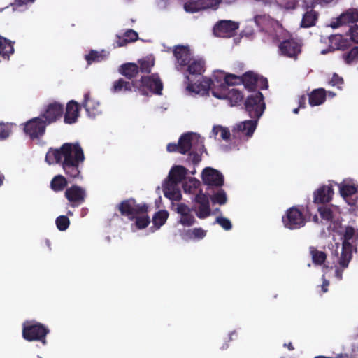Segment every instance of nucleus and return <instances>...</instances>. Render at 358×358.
<instances>
[{"label":"nucleus","instance_id":"9b49d317","mask_svg":"<svg viewBox=\"0 0 358 358\" xmlns=\"http://www.w3.org/2000/svg\"><path fill=\"white\" fill-rule=\"evenodd\" d=\"M187 78L189 81L187 90L189 92L204 94L210 90L211 92H213V89L216 90L215 83L211 78L199 76V79L195 83H194L189 76H187Z\"/></svg>","mask_w":358,"mask_h":358},{"label":"nucleus","instance_id":"c03bdc74","mask_svg":"<svg viewBox=\"0 0 358 358\" xmlns=\"http://www.w3.org/2000/svg\"><path fill=\"white\" fill-rule=\"evenodd\" d=\"M56 226L59 231L66 230L70 224V220L66 215H60L55 220Z\"/></svg>","mask_w":358,"mask_h":358},{"label":"nucleus","instance_id":"c9c22d12","mask_svg":"<svg viewBox=\"0 0 358 358\" xmlns=\"http://www.w3.org/2000/svg\"><path fill=\"white\" fill-rule=\"evenodd\" d=\"M68 182L62 175L55 176L50 182V187L55 192L62 191L67 185Z\"/></svg>","mask_w":358,"mask_h":358},{"label":"nucleus","instance_id":"6e6d98bb","mask_svg":"<svg viewBox=\"0 0 358 358\" xmlns=\"http://www.w3.org/2000/svg\"><path fill=\"white\" fill-rule=\"evenodd\" d=\"M268 87V82L266 78L258 75V83H257V90H266Z\"/></svg>","mask_w":358,"mask_h":358},{"label":"nucleus","instance_id":"6e6552de","mask_svg":"<svg viewBox=\"0 0 358 358\" xmlns=\"http://www.w3.org/2000/svg\"><path fill=\"white\" fill-rule=\"evenodd\" d=\"M117 209L122 216L127 217L129 220H133L138 215H143L148 211L146 204H138L134 199H128L121 201Z\"/></svg>","mask_w":358,"mask_h":358},{"label":"nucleus","instance_id":"c756f323","mask_svg":"<svg viewBox=\"0 0 358 358\" xmlns=\"http://www.w3.org/2000/svg\"><path fill=\"white\" fill-rule=\"evenodd\" d=\"M213 78L215 80L217 81L219 83V86L220 89H226L227 86H232L236 85L242 84L243 82V76H238L234 74L227 73L224 76L223 81L218 80V76L214 75Z\"/></svg>","mask_w":358,"mask_h":358},{"label":"nucleus","instance_id":"13d9d810","mask_svg":"<svg viewBox=\"0 0 358 358\" xmlns=\"http://www.w3.org/2000/svg\"><path fill=\"white\" fill-rule=\"evenodd\" d=\"M306 96L303 94L298 99L299 108H304L306 107Z\"/></svg>","mask_w":358,"mask_h":358},{"label":"nucleus","instance_id":"58836bf2","mask_svg":"<svg viewBox=\"0 0 358 358\" xmlns=\"http://www.w3.org/2000/svg\"><path fill=\"white\" fill-rule=\"evenodd\" d=\"M139 72L142 73H149L151 69L155 66V59L146 57L142 59H138Z\"/></svg>","mask_w":358,"mask_h":358},{"label":"nucleus","instance_id":"e433bc0d","mask_svg":"<svg viewBox=\"0 0 358 358\" xmlns=\"http://www.w3.org/2000/svg\"><path fill=\"white\" fill-rule=\"evenodd\" d=\"M200 185L201 182L199 180L195 178H189L182 184V187L185 193L195 194Z\"/></svg>","mask_w":358,"mask_h":358},{"label":"nucleus","instance_id":"a19ab883","mask_svg":"<svg viewBox=\"0 0 358 358\" xmlns=\"http://www.w3.org/2000/svg\"><path fill=\"white\" fill-rule=\"evenodd\" d=\"M339 190L341 195L343 198H347L357 192V187L355 185L341 184L339 186Z\"/></svg>","mask_w":358,"mask_h":358},{"label":"nucleus","instance_id":"f03ea898","mask_svg":"<svg viewBox=\"0 0 358 358\" xmlns=\"http://www.w3.org/2000/svg\"><path fill=\"white\" fill-rule=\"evenodd\" d=\"M167 150L170 152L188 153L187 162L197 165L201 161V155L205 149L203 141L192 132L183 134L179 138L178 143H169Z\"/></svg>","mask_w":358,"mask_h":358},{"label":"nucleus","instance_id":"393cba45","mask_svg":"<svg viewBox=\"0 0 358 358\" xmlns=\"http://www.w3.org/2000/svg\"><path fill=\"white\" fill-rule=\"evenodd\" d=\"M352 43L350 40L341 34L331 35L329 37V49L334 50H345L350 48Z\"/></svg>","mask_w":358,"mask_h":358},{"label":"nucleus","instance_id":"de8ad7c7","mask_svg":"<svg viewBox=\"0 0 358 358\" xmlns=\"http://www.w3.org/2000/svg\"><path fill=\"white\" fill-rule=\"evenodd\" d=\"M187 235L190 238H194L201 239L206 236V232L201 228H194L192 230H188L187 231Z\"/></svg>","mask_w":358,"mask_h":358},{"label":"nucleus","instance_id":"e2e57ef3","mask_svg":"<svg viewBox=\"0 0 358 358\" xmlns=\"http://www.w3.org/2000/svg\"><path fill=\"white\" fill-rule=\"evenodd\" d=\"M310 2L313 3V4H322L323 3H327L331 2L333 0H309Z\"/></svg>","mask_w":358,"mask_h":358},{"label":"nucleus","instance_id":"aec40b11","mask_svg":"<svg viewBox=\"0 0 358 358\" xmlns=\"http://www.w3.org/2000/svg\"><path fill=\"white\" fill-rule=\"evenodd\" d=\"M173 53L176 60V65L177 68L187 66L192 60L191 51L187 45H176Z\"/></svg>","mask_w":358,"mask_h":358},{"label":"nucleus","instance_id":"052dcab7","mask_svg":"<svg viewBox=\"0 0 358 358\" xmlns=\"http://www.w3.org/2000/svg\"><path fill=\"white\" fill-rule=\"evenodd\" d=\"M35 0H15V4L17 6L27 5L28 3H33Z\"/></svg>","mask_w":358,"mask_h":358},{"label":"nucleus","instance_id":"603ef678","mask_svg":"<svg viewBox=\"0 0 358 358\" xmlns=\"http://www.w3.org/2000/svg\"><path fill=\"white\" fill-rule=\"evenodd\" d=\"M125 38L127 39L129 43H132L137 41L138 34L133 29L127 30L122 35Z\"/></svg>","mask_w":358,"mask_h":358},{"label":"nucleus","instance_id":"a18cd8bd","mask_svg":"<svg viewBox=\"0 0 358 358\" xmlns=\"http://www.w3.org/2000/svg\"><path fill=\"white\" fill-rule=\"evenodd\" d=\"M134 219L136 220L135 224L139 229H145L150 222V217L148 215L141 216V215H138Z\"/></svg>","mask_w":358,"mask_h":358},{"label":"nucleus","instance_id":"1a4fd4ad","mask_svg":"<svg viewBox=\"0 0 358 358\" xmlns=\"http://www.w3.org/2000/svg\"><path fill=\"white\" fill-rule=\"evenodd\" d=\"M282 221L284 226L291 230L300 229L306 224V218L303 212L296 206L291 207L286 210Z\"/></svg>","mask_w":358,"mask_h":358},{"label":"nucleus","instance_id":"5fc2aeb1","mask_svg":"<svg viewBox=\"0 0 358 358\" xmlns=\"http://www.w3.org/2000/svg\"><path fill=\"white\" fill-rule=\"evenodd\" d=\"M169 217V213L166 210H158V229L162 226Z\"/></svg>","mask_w":358,"mask_h":358},{"label":"nucleus","instance_id":"7ed1b4c3","mask_svg":"<svg viewBox=\"0 0 358 358\" xmlns=\"http://www.w3.org/2000/svg\"><path fill=\"white\" fill-rule=\"evenodd\" d=\"M358 244V230L352 226H347L342 236V249L339 256V245L336 244V250L333 255L338 259V264L343 268H348L352 258V252L357 251Z\"/></svg>","mask_w":358,"mask_h":358},{"label":"nucleus","instance_id":"473e14b6","mask_svg":"<svg viewBox=\"0 0 358 358\" xmlns=\"http://www.w3.org/2000/svg\"><path fill=\"white\" fill-rule=\"evenodd\" d=\"M13 52L14 48L12 42L0 36V57L3 59H9Z\"/></svg>","mask_w":358,"mask_h":358},{"label":"nucleus","instance_id":"864d4df0","mask_svg":"<svg viewBox=\"0 0 358 358\" xmlns=\"http://www.w3.org/2000/svg\"><path fill=\"white\" fill-rule=\"evenodd\" d=\"M349 35L350 36V42L358 43V25L351 26L349 29Z\"/></svg>","mask_w":358,"mask_h":358},{"label":"nucleus","instance_id":"49530a36","mask_svg":"<svg viewBox=\"0 0 358 358\" xmlns=\"http://www.w3.org/2000/svg\"><path fill=\"white\" fill-rule=\"evenodd\" d=\"M318 211L323 220H325L328 222L333 220V212L330 208L327 206L319 207Z\"/></svg>","mask_w":358,"mask_h":358},{"label":"nucleus","instance_id":"37998d69","mask_svg":"<svg viewBox=\"0 0 358 358\" xmlns=\"http://www.w3.org/2000/svg\"><path fill=\"white\" fill-rule=\"evenodd\" d=\"M211 201L213 203L224 205L227 203V198L224 189H220L211 196Z\"/></svg>","mask_w":358,"mask_h":358},{"label":"nucleus","instance_id":"4468645a","mask_svg":"<svg viewBox=\"0 0 358 358\" xmlns=\"http://www.w3.org/2000/svg\"><path fill=\"white\" fill-rule=\"evenodd\" d=\"M316 5L309 0L303 1V8L306 10L303 15L301 27L303 28H309L315 25L319 17V13L314 10Z\"/></svg>","mask_w":358,"mask_h":358},{"label":"nucleus","instance_id":"2f4dec72","mask_svg":"<svg viewBox=\"0 0 358 358\" xmlns=\"http://www.w3.org/2000/svg\"><path fill=\"white\" fill-rule=\"evenodd\" d=\"M258 83V74L252 71H248L243 74V82L245 89L249 91L257 90V83Z\"/></svg>","mask_w":358,"mask_h":358},{"label":"nucleus","instance_id":"774afa93","mask_svg":"<svg viewBox=\"0 0 358 358\" xmlns=\"http://www.w3.org/2000/svg\"><path fill=\"white\" fill-rule=\"evenodd\" d=\"M284 346L287 347L289 349V350H294V348L292 345V343H289L288 344L285 343Z\"/></svg>","mask_w":358,"mask_h":358},{"label":"nucleus","instance_id":"09e8293b","mask_svg":"<svg viewBox=\"0 0 358 358\" xmlns=\"http://www.w3.org/2000/svg\"><path fill=\"white\" fill-rule=\"evenodd\" d=\"M329 83L331 86H336L338 89L342 90V85L344 83V80L341 76H338V74L334 73Z\"/></svg>","mask_w":358,"mask_h":358},{"label":"nucleus","instance_id":"412c9836","mask_svg":"<svg viewBox=\"0 0 358 358\" xmlns=\"http://www.w3.org/2000/svg\"><path fill=\"white\" fill-rule=\"evenodd\" d=\"M192 211V209L185 203H178L176 208V212L180 215L178 222L185 227L192 226L196 222V220L191 213Z\"/></svg>","mask_w":358,"mask_h":358},{"label":"nucleus","instance_id":"cd10ccee","mask_svg":"<svg viewBox=\"0 0 358 358\" xmlns=\"http://www.w3.org/2000/svg\"><path fill=\"white\" fill-rule=\"evenodd\" d=\"M118 71L126 78L131 80L138 75L139 66L136 63L127 62L120 66Z\"/></svg>","mask_w":358,"mask_h":358},{"label":"nucleus","instance_id":"a211bd4d","mask_svg":"<svg viewBox=\"0 0 358 358\" xmlns=\"http://www.w3.org/2000/svg\"><path fill=\"white\" fill-rule=\"evenodd\" d=\"M64 114V106L59 103L53 102L48 105L41 117L45 119L48 124L56 122Z\"/></svg>","mask_w":358,"mask_h":358},{"label":"nucleus","instance_id":"ddd939ff","mask_svg":"<svg viewBox=\"0 0 358 358\" xmlns=\"http://www.w3.org/2000/svg\"><path fill=\"white\" fill-rule=\"evenodd\" d=\"M238 24L231 20L218 22L213 27V33L216 36L229 38L235 35Z\"/></svg>","mask_w":358,"mask_h":358},{"label":"nucleus","instance_id":"0e129e2a","mask_svg":"<svg viewBox=\"0 0 358 358\" xmlns=\"http://www.w3.org/2000/svg\"><path fill=\"white\" fill-rule=\"evenodd\" d=\"M266 17L265 15H257L255 17V22L256 24H259L260 22Z\"/></svg>","mask_w":358,"mask_h":358},{"label":"nucleus","instance_id":"c85d7f7f","mask_svg":"<svg viewBox=\"0 0 358 358\" xmlns=\"http://www.w3.org/2000/svg\"><path fill=\"white\" fill-rule=\"evenodd\" d=\"M309 104L311 106H316L322 104L327 98V91L324 88L313 90L308 94Z\"/></svg>","mask_w":358,"mask_h":358},{"label":"nucleus","instance_id":"4d7b16f0","mask_svg":"<svg viewBox=\"0 0 358 358\" xmlns=\"http://www.w3.org/2000/svg\"><path fill=\"white\" fill-rule=\"evenodd\" d=\"M116 37H117V41H116L117 47L124 46V45H127L128 43H129L127 41V39L125 38L123 36L117 35Z\"/></svg>","mask_w":358,"mask_h":358},{"label":"nucleus","instance_id":"79ce46f5","mask_svg":"<svg viewBox=\"0 0 358 358\" xmlns=\"http://www.w3.org/2000/svg\"><path fill=\"white\" fill-rule=\"evenodd\" d=\"M212 133L215 136V137L220 133V138L222 140L228 141L230 138L231 134L228 128L223 127L222 126L217 125L214 126L212 129Z\"/></svg>","mask_w":358,"mask_h":358},{"label":"nucleus","instance_id":"39448f33","mask_svg":"<svg viewBox=\"0 0 358 358\" xmlns=\"http://www.w3.org/2000/svg\"><path fill=\"white\" fill-rule=\"evenodd\" d=\"M188 170L180 165L173 166L169 171L168 180L163 185L164 196L171 201L182 199L180 183L186 178Z\"/></svg>","mask_w":358,"mask_h":358},{"label":"nucleus","instance_id":"423d86ee","mask_svg":"<svg viewBox=\"0 0 358 358\" xmlns=\"http://www.w3.org/2000/svg\"><path fill=\"white\" fill-rule=\"evenodd\" d=\"M49 329L44 324L34 322L26 321L22 324V337L27 341H41L46 345V336L49 334Z\"/></svg>","mask_w":358,"mask_h":358},{"label":"nucleus","instance_id":"3c124183","mask_svg":"<svg viewBox=\"0 0 358 358\" xmlns=\"http://www.w3.org/2000/svg\"><path fill=\"white\" fill-rule=\"evenodd\" d=\"M10 127L8 124L0 123V140H4L10 136Z\"/></svg>","mask_w":358,"mask_h":358},{"label":"nucleus","instance_id":"bb28decb","mask_svg":"<svg viewBox=\"0 0 358 358\" xmlns=\"http://www.w3.org/2000/svg\"><path fill=\"white\" fill-rule=\"evenodd\" d=\"M334 189L331 185H322L314 192L315 203H326L331 201Z\"/></svg>","mask_w":358,"mask_h":358},{"label":"nucleus","instance_id":"8fccbe9b","mask_svg":"<svg viewBox=\"0 0 358 358\" xmlns=\"http://www.w3.org/2000/svg\"><path fill=\"white\" fill-rule=\"evenodd\" d=\"M215 222L226 231H229L232 228L231 221L224 217L220 216L216 217Z\"/></svg>","mask_w":358,"mask_h":358},{"label":"nucleus","instance_id":"dca6fc26","mask_svg":"<svg viewBox=\"0 0 358 358\" xmlns=\"http://www.w3.org/2000/svg\"><path fill=\"white\" fill-rule=\"evenodd\" d=\"M65 197L71 203L72 207H77L85 202L86 192L83 187L73 185L66 189Z\"/></svg>","mask_w":358,"mask_h":358},{"label":"nucleus","instance_id":"72a5a7b5","mask_svg":"<svg viewBox=\"0 0 358 358\" xmlns=\"http://www.w3.org/2000/svg\"><path fill=\"white\" fill-rule=\"evenodd\" d=\"M309 252L314 265L322 266L325 262L327 254L324 252L318 250L314 246L309 247Z\"/></svg>","mask_w":358,"mask_h":358},{"label":"nucleus","instance_id":"680f3d73","mask_svg":"<svg viewBox=\"0 0 358 358\" xmlns=\"http://www.w3.org/2000/svg\"><path fill=\"white\" fill-rule=\"evenodd\" d=\"M335 276L338 280H341L343 277V270L339 268H336L335 270Z\"/></svg>","mask_w":358,"mask_h":358},{"label":"nucleus","instance_id":"0eeeda50","mask_svg":"<svg viewBox=\"0 0 358 358\" xmlns=\"http://www.w3.org/2000/svg\"><path fill=\"white\" fill-rule=\"evenodd\" d=\"M245 110L248 116L259 120L266 109L264 97L259 91L248 96L244 102Z\"/></svg>","mask_w":358,"mask_h":358},{"label":"nucleus","instance_id":"2eb2a0df","mask_svg":"<svg viewBox=\"0 0 358 358\" xmlns=\"http://www.w3.org/2000/svg\"><path fill=\"white\" fill-rule=\"evenodd\" d=\"M202 180L208 186L220 187L224 185V176L217 170L206 167L202 171Z\"/></svg>","mask_w":358,"mask_h":358},{"label":"nucleus","instance_id":"9d476101","mask_svg":"<svg viewBox=\"0 0 358 358\" xmlns=\"http://www.w3.org/2000/svg\"><path fill=\"white\" fill-rule=\"evenodd\" d=\"M47 125L41 117H34L24 124L23 130L31 139H38L44 135Z\"/></svg>","mask_w":358,"mask_h":358},{"label":"nucleus","instance_id":"f3484780","mask_svg":"<svg viewBox=\"0 0 358 358\" xmlns=\"http://www.w3.org/2000/svg\"><path fill=\"white\" fill-rule=\"evenodd\" d=\"M278 48L280 55L290 58H296L301 52V45L293 38L283 40Z\"/></svg>","mask_w":358,"mask_h":358},{"label":"nucleus","instance_id":"6ab92c4d","mask_svg":"<svg viewBox=\"0 0 358 358\" xmlns=\"http://www.w3.org/2000/svg\"><path fill=\"white\" fill-rule=\"evenodd\" d=\"M217 5V0H187L184 3V9L187 13H194L201 10L215 7Z\"/></svg>","mask_w":358,"mask_h":358},{"label":"nucleus","instance_id":"4be33fe9","mask_svg":"<svg viewBox=\"0 0 358 358\" xmlns=\"http://www.w3.org/2000/svg\"><path fill=\"white\" fill-rule=\"evenodd\" d=\"M81 106L85 109L87 115L90 117H95L101 113L99 102L91 97L90 92H87L84 94V99Z\"/></svg>","mask_w":358,"mask_h":358},{"label":"nucleus","instance_id":"f8f14e48","mask_svg":"<svg viewBox=\"0 0 358 358\" xmlns=\"http://www.w3.org/2000/svg\"><path fill=\"white\" fill-rule=\"evenodd\" d=\"M212 94L219 99H227L231 106L239 105L243 99L242 92L234 88L220 89V90L213 89Z\"/></svg>","mask_w":358,"mask_h":358},{"label":"nucleus","instance_id":"338daca9","mask_svg":"<svg viewBox=\"0 0 358 358\" xmlns=\"http://www.w3.org/2000/svg\"><path fill=\"white\" fill-rule=\"evenodd\" d=\"M218 1V4L222 2V3H227V4H230V3H232L234 2H235L236 0H217Z\"/></svg>","mask_w":358,"mask_h":358},{"label":"nucleus","instance_id":"a878e982","mask_svg":"<svg viewBox=\"0 0 358 358\" xmlns=\"http://www.w3.org/2000/svg\"><path fill=\"white\" fill-rule=\"evenodd\" d=\"M358 22V10L355 8H350L342 13L336 22H332L331 27L332 28H337L343 24L355 23Z\"/></svg>","mask_w":358,"mask_h":358},{"label":"nucleus","instance_id":"7c9ffc66","mask_svg":"<svg viewBox=\"0 0 358 358\" xmlns=\"http://www.w3.org/2000/svg\"><path fill=\"white\" fill-rule=\"evenodd\" d=\"M257 121L256 119L243 121L237 125V131L248 137H251L257 127Z\"/></svg>","mask_w":358,"mask_h":358},{"label":"nucleus","instance_id":"bf43d9fd","mask_svg":"<svg viewBox=\"0 0 358 358\" xmlns=\"http://www.w3.org/2000/svg\"><path fill=\"white\" fill-rule=\"evenodd\" d=\"M329 285V281L324 278L322 277V291L323 293H325L328 291V287Z\"/></svg>","mask_w":358,"mask_h":358},{"label":"nucleus","instance_id":"ea45409f","mask_svg":"<svg viewBox=\"0 0 358 358\" xmlns=\"http://www.w3.org/2000/svg\"><path fill=\"white\" fill-rule=\"evenodd\" d=\"M342 58L347 64H352L358 61V45L352 48L349 52L344 53Z\"/></svg>","mask_w":358,"mask_h":358},{"label":"nucleus","instance_id":"20e7f679","mask_svg":"<svg viewBox=\"0 0 358 358\" xmlns=\"http://www.w3.org/2000/svg\"><path fill=\"white\" fill-rule=\"evenodd\" d=\"M133 88L145 96L155 94H157V76L155 74L141 76V80L132 82L119 78L113 83L112 90L113 92H131Z\"/></svg>","mask_w":358,"mask_h":358},{"label":"nucleus","instance_id":"4c0bfd02","mask_svg":"<svg viewBox=\"0 0 358 358\" xmlns=\"http://www.w3.org/2000/svg\"><path fill=\"white\" fill-rule=\"evenodd\" d=\"M188 64L187 70L189 74L201 76V73L204 71V62L201 60H194Z\"/></svg>","mask_w":358,"mask_h":358},{"label":"nucleus","instance_id":"f257e3e1","mask_svg":"<svg viewBox=\"0 0 358 358\" xmlns=\"http://www.w3.org/2000/svg\"><path fill=\"white\" fill-rule=\"evenodd\" d=\"M83 148L78 143H65L59 148H50L46 153L48 164H59L70 178H81L80 165L85 161Z\"/></svg>","mask_w":358,"mask_h":358},{"label":"nucleus","instance_id":"69168bd1","mask_svg":"<svg viewBox=\"0 0 358 358\" xmlns=\"http://www.w3.org/2000/svg\"><path fill=\"white\" fill-rule=\"evenodd\" d=\"M163 89V83L162 81L158 78V95H160L162 94V90Z\"/></svg>","mask_w":358,"mask_h":358},{"label":"nucleus","instance_id":"f704fd0d","mask_svg":"<svg viewBox=\"0 0 358 358\" xmlns=\"http://www.w3.org/2000/svg\"><path fill=\"white\" fill-rule=\"evenodd\" d=\"M108 53L105 50L96 51L90 50V52L85 55V59L89 64L93 62H100L105 60L108 57Z\"/></svg>","mask_w":358,"mask_h":358},{"label":"nucleus","instance_id":"b1692460","mask_svg":"<svg viewBox=\"0 0 358 358\" xmlns=\"http://www.w3.org/2000/svg\"><path fill=\"white\" fill-rule=\"evenodd\" d=\"M80 115V105L74 100L69 101L66 104V111L64 114V122L72 124L77 122Z\"/></svg>","mask_w":358,"mask_h":358},{"label":"nucleus","instance_id":"5701e85b","mask_svg":"<svg viewBox=\"0 0 358 358\" xmlns=\"http://www.w3.org/2000/svg\"><path fill=\"white\" fill-rule=\"evenodd\" d=\"M194 201L199 204L197 213L198 217L203 219L210 214V208L208 196L202 192L200 189L199 192L196 194Z\"/></svg>","mask_w":358,"mask_h":358}]
</instances>
